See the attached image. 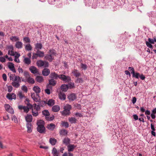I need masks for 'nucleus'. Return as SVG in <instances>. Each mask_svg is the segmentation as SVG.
Segmentation results:
<instances>
[{
    "mask_svg": "<svg viewBox=\"0 0 156 156\" xmlns=\"http://www.w3.org/2000/svg\"><path fill=\"white\" fill-rule=\"evenodd\" d=\"M37 131L41 133H44L45 132V128L44 126V122L42 120H40L37 122Z\"/></svg>",
    "mask_w": 156,
    "mask_h": 156,
    "instance_id": "f257e3e1",
    "label": "nucleus"
},
{
    "mask_svg": "<svg viewBox=\"0 0 156 156\" xmlns=\"http://www.w3.org/2000/svg\"><path fill=\"white\" fill-rule=\"evenodd\" d=\"M72 109L71 106L69 104H66L64 107V110L61 112L62 114L64 116L69 115L70 114V110Z\"/></svg>",
    "mask_w": 156,
    "mask_h": 156,
    "instance_id": "f03ea898",
    "label": "nucleus"
},
{
    "mask_svg": "<svg viewBox=\"0 0 156 156\" xmlns=\"http://www.w3.org/2000/svg\"><path fill=\"white\" fill-rule=\"evenodd\" d=\"M59 78L66 82H69L71 80L69 76H66L63 74L59 75Z\"/></svg>",
    "mask_w": 156,
    "mask_h": 156,
    "instance_id": "7ed1b4c3",
    "label": "nucleus"
},
{
    "mask_svg": "<svg viewBox=\"0 0 156 156\" xmlns=\"http://www.w3.org/2000/svg\"><path fill=\"white\" fill-rule=\"evenodd\" d=\"M37 64L38 66L39 67H42L44 66L45 67L48 66V63L47 62H44L41 60H39L37 61Z\"/></svg>",
    "mask_w": 156,
    "mask_h": 156,
    "instance_id": "20e7f679",
    "label": "nucleus"
},
{
    "mask_svg": "<svg viewBox=\"0 0 156 156\" xmlns=\"http://www.w3.org/2000/svg\"><path fill=\"white\" fill-rule=\"evenodd\" d=\"M40 108L39 106L37 105V107H36V106L34 107V108H32V115L34 116H37L38 115V111L39 110Z\"/></svg>",
    "mask_w": 156,
    "mask_h": 156,
    "instance_id": "39448f33",
    "label": "nucleus"
},
{
    "mask_svg": "<svg viewBox=\"0 0 156 156\" xmlns=\"http://www.w3.org/2000/svg\"><path fill=\"white\" fill-rule=\"evenodd\" d=\"M49 77L51 79L57 80L58 79V78H59V75L54 72L51 73Z\"/></svg>",
    "mask_w": 156,
    "mask_h": 156,
    "instance_id": "423d86ee",
    "label": "nucleus"
},
{
    "mask_svg": "<svg viewBox=\"0 0 156 156\" xmlns=\"http://www.w3.org/2000/svg\"><path fill=\"white\" fill-rule=\"evenodd\" d=\"M8 67L13 72L15 73L16 72V70L15 68L14 64L11 62H8Z\"/></svg>",
    "mask_w": 156,
    "mask_h": 156,
    "instance_id": "0eeeda50",
    "label": "nucleus"
},
{
    "mask_svg": "<svg viewBox=\"0 0 156 156\" xmlns=\"http://www.w3.org/2000/svg\"><path fill=\"white\" fill-rule=\"evenodd\" d=\"M6 98L9 100L15 99L16 97V94L14 93H12L11 94L8 93L6 95Z\"/></svg>",
    "mask_w": 156,
    "mask_h": 156,
    "instance_id": "6e6552de",
    "label": "nucleus"
},
{
    "mask_svg": "<svg viewBox=\"0 0 156 156\" xmlns=\"http://www.w3.org/2000/svg\"><path fill=\"white\" fill-rule=\"evenodd\" d=\"M44 102L48 106H52L55 104V101L52 99H50L48 101H44Z\"/></svg>",
    "mask_w": 156,
    "mask_h": 156,
    "instance_id": "1a4fd4ad",
    "label": "nucleus"
},
{
    "mask_svg": "<svg viewBox=\"0 0 156 156\" xmlns=\"http://www.w3.org/2000/svg\"><path fill=\"white\" fill-rule=\"evenodd\" d=\"M76 96L75 94L72 93L68 96V98L70 100L73 101L76 99Z\"/></svg>",
    "mask_w": 156,
    "mask_h": 156,
    "instance_id": "9d476101",
    "label": "nucleus"
},
{
    "mask_svg": "<svg viewBox=\"0 0 156 156\" xmlns=\"http://www.w3.org/2000/svg\"><path fill=\"white\" fill-rule=\"evenodd\" d=\"M50 73V70L47 68H44L42 71V73L43 76H48Z\"/></svg>",
    "mask_w": 156,
    "mask_h": 156,
    "instance_id": "9b49d317",
    "label": "nucleus"
},
{
    "mask_svg": "<svg viewBox=\"0 0 156 156\" xmlns=\"http://www.w3.org/2000/svg\"><path fill=\"white\" fill-rule=\"evenodd\" d=\"M27 105L28 107L24 106L23 109L24 110V112L26 113L28 112L29 111V109L32 108L33 107L32 105L30 104H28Z\"/></svg>",
    "mask_w": 156,
    "mask_h": 156,
    "instance_id": "f8f14e48",
    "label": "nucleus"
},
{
    "mask_svg": "<svg viewBox=\"0 0 156 156\" xmlns=\"http://www.w3.org/2000/svg\"><path fill=\"white\" fill-rule=\"evenodd\" d=\"M76 146L73 144H69L67 146L68 151L69 152L72 151L76 147Z\"/></svg>",
    "mask_w": 156,
    "mask_h": 156,
    "instance_id": "ddd939ff",
    "label": "nucleus"
},
{
    "mask_svg": "<svg viewBox=\"0 0 156 156\" xmlns=\"http://www.w3.org/2000/svg\"><path fill=\"white\" fill-rule=\"evenodd\" d=\"M29 69L31 72L34 74H36L38 72L37 68L34 66H30L29 68Z\"/></svg>",
    "mask_w": 156,
    "mask_h": 156,
    "instance_id": "4468645a",
    "label": "nucleus"
},
{
    "mask_svg": "<svg viewBox=\"0 0 156 156\" xmlns=\"http://www.w3.org/2000/svg\"><path fill=\"white\" fill-rule=\"evenodd\" d=\"M55 127V125L53 123H50L48 125L47 128L48 129L52 131L53 130Z\"/></svg>",
    "mask_w": 156,
    "mask_h": 156,
    "instance_id": "2eb2a0df",
    "label": "nucleus"
},
{
    "mask_svg": "<svg viewBox=\"0 0 156 156\" xmlns=\"http://www.w3.org/2000/svg\"><path fill=\"white\" fill-rule=\"evenodd\" d=\"M68 88V86L65 84H62L61 87V90L62 91L64 92L66 91Z\"/></svg>",
    "mask_w": 156,
    "mask_h": 156,
    "instance_id": "dca6fc26",
    "label": "nucleus"
},
{
    "mask_svg": "<svg viewBox=\"0 0 156 156\" xmlns=\"http://www.w3.org/2000/svg\"><path fill=\"white\" fill-rule=\"evenodd\" d=\"M63 143L66 145H68L70 143V140L68 137L65 138L62 140Z\"/></svg>",
    "mask_w": 156,
    "mask_h": 156,
    "instance_id": "f3484780",
    "label": "nucleus"
},
{
    "mask_svg": "<svg viewBox=\"0 0 156 156\" xmlns=\"http://www.w3.org/2000/svg\"><path fill=\"white\" fill-rule=\"evenodd\" d=\"M59 98L62 100H64L66 98V95L64 93L62 92H60L58 94Z\"/></svg>",
    "mask_w": 156,
    "mask_h": 156,
    "instance_id": "a211bd4d",
    "label": "nucleus"
},
{
    "mask_svg": "<svg viewBox=\"0 0 156 156\" xmlns=\"http://www.w3.org/2000/svg\"><path fill=\"white\" fill-rule=\"evenodd\" d=\"M25 119L27 122H31L32 120V115H27V116L25 117Z\"/></svg>",
    "mask_w": 156,
    "mask_h": 156,
    "instance_id": "6ab92c4d",
    "label": "nucleus"
},
{
    "mask_svg": "<svg viewBox=\"0 0 156 156\" xmlns=\"http://www.w3.org/2000/svg\"><path fill=\"white\" fill-rule=\"evenodd\" d=\"M20 82H21L13 81L12 83V85L15 87L17 88L19 87L20 86Z\"/></svg>",
    "mask_w": 156,
    "mask_h": 156,
    "instance_id": "aec40b11",
    "label": "nucleus"
},
{
    "mask_svg": "<svg viewBox=\"0 0 156 156\" xmlns=\"http://www.w3.org/2000/svg\"><path fill=\"white\" fill-rule=\"evenodd\" d=\"M23 62L25 64L27 65H29L31 63V60L30 58L27 57L24 58L23 60Z\"/></svg>",
    "mask_w": 156,
    "mask_h": 156,
    "instance_id": "412c9836",
    "label": "nucleus"
},
{
    "mask_svg": "<svg viewBox=\"0 0 156 156\" xmlns=\"http://www.w3.org/2000/svg\"><path fill=\"white\" fill-rule=\"evenodd\" d=\"M15 46L17 48H21L23 47V43L21 42L17 41L16 43Z\"/></svg>",
    "mask_w": 156,
    "mask_h": 156,
    "instance_id": "4be33fe9",
    "label": "nucleus"
},
{
    "mask_svg": "<svg viewBox=\"0 0 156 156\" xmlns=\"http://www.w3.org/2000/svg\"><path fill=\"white\" fill-rule=\"evenodd\" d=\"M52 111L54 112H56L58 111L60 109L59 106L56 105L53 106L52 108Z\"/></svg>",
    "mask_w": 156,
    "mask_h": 156,
    "instance_id": "5701e85b",
    "label": "nucleus"
},
{
    "mask_svg": "<svg viewBox=\"0 0 156 156\" xmlns=\"http://www.w3.org/2000/svg\"><path fill=\"white\" fill-rule=\"evenodd\" d=\"M33 90L37 94H38L41 92V89L38 86H35L33 88Z\"/></svg>",
    "mask_w": 156,
    "mask_h": 156,
    "instance_id": "b1692460",
    "label": "nucleus"
},
{
    "mask_svg": "<svg viewBox=\"0 0 156 156\" xmlns=\"http://www.w3.org/2000/svg\"><path fill=\"white\" fill-rule=\"evenodd\" d=\"M49 84L52 86H55L56 84V81L54 79H51L49 80Z\"/></svg>",
    "mask_w": 156,
    "mask_h": 156,
    "instance_id": "393cba45",
    "label": "nucleus"
},
{
    "mask_svg": "<svg viewBox=\"0 0 156 156\" xmlns=\"http://www.w3.org/2000/svg\"><path fill=\"white\" fill-rule=\"evenodd\" d=\"M26 81L30 83L34 84L35 83L34 79L33 78L30 77V76L28 77L26 79Z\"/></svg>",
    "mask_w": 156,
    "mask_h": 156,
    "instance_id": "a878e982",
    "label": "nucleus"
},
{
    "mask_svg": "<svg viewBox=\"0 0 156 156\" xmlns=\"http://www.w3.org/2000/svg\"><path fill=\"white\" fill-rule=\"evenodd\" d=\"M44 58L46 60L50 62H51L53 59V57L49 54L46 55Z\"/></svg>",
    "mask_w": 156,
    "mask_h": 156,
    "instance_id": "bb28decb",
    "label": "nucleus"
},
{
    "mask_svg": "<svg viewBox=\"0 0 156 156\" xmlns=\"http://www.w3.org/2000/svg\"><path fill=\"white\" fill-rule=\"evenodd\" d=\"M56 142V140L54 138H51L50 139L49 142L52 145H55Z\"/></svg>",
    "mask_w": 156,
    "mask_h": 156,
    "instance_id": "cd10ccee",
    "label": "nucleus"
},
{
    "mask_svg": "<svg viewBox=\"0 0 156 156\" xmlns=\"http://www.w3.org/2000/svg\"><path fill=\"white\" fill-rule=\"evenodd\" d=\"M38 56L40 57H43L44 56V52L37 50L36 52Z\"/></svg>",
    "mask_w": 156,
    "mask_h": 156,
    "instance_id": "c85d7f7f",
    "label": "nucleus"
},
{
    "mask_svg": "<svg viewBox=\"0 0 156 156\" xmlns=\"http://www.w3.org/2000/svg\"><path fill=\"white\" fill-rule=\"evenodd\" d=\"M67 133V131L65 129H62L59 132L60 135L62 136H65L66 135Z\"/></svg>",
    "mask_w": 156,
    "mask_h": 156,
    "instance_id": "c756f323",
    "label": "nucleus"
},
{
    "mask_svg": "<svg viewBox=\"0 0 156 156\" xmlns=\"http://www.w3.org/2000/svg\"><path fill=\"white\" fill-rule=\"evenodd\" d=\"M27 132L30 133L32 131L31 125L30 123H28L27 125Z\"/></svg>",
    "mask_w": 156,
    "mask_h": 156,
    "instance_id": "7c9ffc66",
    "label": "nucleus"
},
{
    "mask_svg": "<svg viewBox=\"0 0 156 156\" xmlns=\"http://www.w3.org/2000/svg\"><path fill=\"white\" fill-rule=\"evenodd\" d=\"M73 74L76 77H78L79 76L80 74L79 73L78 70L76 69H74L72 72Z\"/></svg>",
    "mask_w": 156,
    "mask_h": 156,
    "instance_id": "2f4dec72",
    "label": "nucleus"
},
{
    "mask_svg": "<svg viewBox=\"0 0 156 156\" xmlns=\"http://www.w3.org/2000/svg\"><path fill=\"white\" fill-rule=\"evenodd\" d=\"M36 80L39 83L42 82L43 81V78L41 76H37L36 77Z\"/></svg>",
    "mask_w": 156,
    "mask_h": 156,
    "instance_id": "473e14b6",
    "label": "nucleus"
},
{
    "mask_svg": "<svg viewBox=\"0 0 156 156\" xmlns=\"http://www.w3.org/2000/svg\"><path fill=\"white\" fill-rule=\"evenodd\" d=\"M10 39L12 41H16L19 40V38L16 36H12L10 37Z\"/></svg>",
    "mask_w": 156,
    "mask_h": 156,
    "instance_id": "72a5a7b5",
    "label": "nucleus"
},
{
    "mask_svg": "<svg viewBox=\"0 0 156 156\" xmlns=\"http://www.w3.org/2000/svg\"><path fill=\"white\" fill-rule=\"evenodd\" d=\"M69 121L71 123H75L76 122L77 120L74 117H71L69 118Z\"/></svg>",
    "mask_w": 156,
    "mask_h": 156,
    "instance_id": "f704fd0d",
    "label": "nucleus"
},
{
    "mask_svg": "<svg viewBox=\"0 0 156 156\" xmlns=\"http://www.w3.org/2000/svg\"><path fill=\"white\" fill-rule=\"evenodd\" d=\"M35 47L37 50H39L42 48V45L41 43H37L36 44Z\"/></svg>",
    "mask_w": 156,
    "mask_h": 156,
    "instance_id": "c9c22d12",
    "label": "nucleus"
},
{
    "mask_svg": "<svg viewBox=\"0 0 156 156\" xmlns=\"http://www.w3.org/2000/svg\"><path fill=\"white\" fill-rule=\"evenodd\" d=\"M43 114L46 117V116H49L50 114L47 110H44L42 112Z\"/></svg>",
    "mask_w": 156,
    "mask_h": 156,
    "instance_id": "e433bc0d",
    "label": "nucleus"
},
{
    "mask_svg": "<svg viewBox=\"0 0 156 156\" xmlns=\"http://www.w3.org/2000/svg\"><path fill=\"white\" fill-rule=\"evenodd\" d=\"M25 49L27 51H30L32 49V47L29 44L26 45L25 47Z\"/></svg>",
    "mask_w": 156,
    "mask_h": 156,
    "instance_id": "4c0bfd02",
    "label": "nucleus"
},
{
    "mask_svg": "<svg viewBox=\"0 0 156 156\" xmlns=\"http://www.w3.org/2000/svg\"><path fill=\"white\" fill-rule=\"evenodd\" d=\"M12 81L16 82H21V79L20 77L16 76L15 77Z\"/></svg>",
    "mask_w": 156,
    "mask_h": 156,
    "instance_id": "58836bf2",
    "label": "nucleus"
},
{
    "mask_svg": "<svg viewBox=\"0 0 156 156\" xmlns=\"http://www.w3.org/2000/svg\"><path fill=\"white\" fill-rule=\"evenodd\" d=\"M52 153L53 154V156H54L55 155H58V152L56 149L54 148L52 151Z\"/></svg>",
    "mask_w": 156,
    "mask_h": 156,
    "instance_id": "ea45409f",
    "label": "nucleus"
},
{
    "mask_svg": "<svg viewBox=\"0 0 156 156\" xmlns=\"http://www.w3.org/2000/svg\"><path fill=\"white\" fill-rule=\"evenodd\" d=\"M45 118L46 120L47 121H52L54 119V116L53 115L50 117L48 116Z\"/></svg>",
    "mask_w": 156,
    "mask_h": 156,
    "instance_id": "a19ab883",
    "label": "nucleus"
},
{
    "mask_svg": "<svg viewBox=\"0 0 156 156\" xmlns=\"http://www.w3.org/2000/svg\"><path fill=\"white\" fill-rule=\"evenodd\" d=\"M45 118L46 120L47 121H52L54 119V116L53 115L50 117L48 116Z\"/></svg>",
    "mask_w": 156,
    "mask_h": 156,
    "instance_id": "79ce46f5",
    "label": "nucleus"
},
{
    "mask_svg": "<svg viewBox=\"0 0 156 156\" xmlns=\"http://www.w3.org/2000/svg\"><path fill=\"white\" fill-rule=\"evenodd\" d=\"M62 125L63 126L65 127L66 128H68L69 126L68 123L67 122H62Z\"/></svg>",
    "mask_w": 156,
    "mask_h": 156,
    "instance_id": "37998d69",
    "label": "nucleus"
},
{
    "mask_svg": "<svg viewBox=\"0 0 156 156\" xmlns=\"http://www.w3.org/2000/svg\"><path fill=\"white\" fill-rule=\"evenodd\" d=\"M23 73L26 79L30 76L29 73L27 71L24 72Z\"/></svg>",
    "mask_w": 156,
    "mask_h": 156,
    "instance_id": "c03bdc74",
    "label": "nucleus"
},
{
    "mask_svg": "<svg viewBox=\"0 0 156 156\" xmlns=\"http://www.w3.org/2000/svg\"><path fill=\"white\" fill-rule=\"evenodd\" d=\"M56 53L55 52V51L54 50H51L50 51V52L49 54L50 55L53 57L55 55Z\"/></svg>",
    "mask_w": 156,
    "mask_h": 156,
    "instance_id": "a18cd8bd",
    "label": "nucleus"
},
{
    "mask_svg": "<svg viewBox=\"0 0 156 156\" xmlns=\"http://www.w3.org/2000/svg\"><path fill=\"white\" fill-rule=\"evenodd\" d=\"M67 85L68 86V88L72 89L74 87V83H73L71 82Z\"/></svg>",
    "mask_w": 156,
    "mask_h": 156,
    "instance_id": "49530a36",
    "label": "nucleus"
},
{
    "mask_svg": "<svg viewBox=\"0 0 156 156\" xmlns=\"http://www.w3.org/2000/svg\"><path fill=\"white\" fill-rule=\"evenodd\" d=\"M33 99L36 102H39L40 100L39 95H37V97H36Z\"/></svg>",
    "mask_w": 156,
    "mask_h": 156,
    "instance_id": "de8ad7c7",
    "label": "nucleus"
},
{
    "mask_svg": "<svg viewBox=\"0 0 156 156\" xmlns=\"http://www.w3.org/2000/svg\"><path fill=\"white\" fill-rule=\"evenodd\" d=\"M8 54L11 56H14L15 55L14 52L12 50H11V51L9 50L8 51Z\"/></svg>",
    "mask_w": 156,
    "mask_h": 156,
    "instance_id": "09e8293b",
    "label": "nucleus"
},
{
    "mask_svg": "<svg viewBox=\"0 0 156 156\" xmlns=\"http://www.w3.org/2000/svg\"><path fill=\"white\" fill-rule=\"evenodd\" d=\"M39 95L38 94H37L36 93H31V96L32 98L33 99L36 97H37V96Z\"/></svg>",
    "mask_w": 156,
    "mask_h": 156,
    "instance_id": "8fccbe9b",
    "label": "nucleus"
},
{
    "mask_svg": "<svg viewBox=\"0 0 156 156\" xmlns=\"http://www.w3.org/2000/svg\"><path fill=\"white\" fill-rule=\"evenodd\" d=\"M146 44L147 46L149 48H152L153 46L151 44V43L147 41L146 42Z\"/></svg>",
    "mask_w": 156,
    "mask_h": 156,
    "instance_id": "3c124183",
    "label": "nucleus"
},
{
    "mask_svg": "<svg viewBox=\"0 0 156 156\" xmlns=\"http://www.w3.org/2000/svg\"><path fill=\"white\" fill-rule=\"evenodd\" d=\"M18 95L20 99H22L24 97V95L21 92H19Z\"/></svg>",
    "mask_w": 156,
    "mask_h": 156,
    "instance_id": "603ef678",
    "label": "nucleus"
},
{
    "mask_svg": "<svg viewBox=\"0 0 156 156\" xmlns=\"http://www.w3.org/2000/svg\"><path fill=\"white\" fill-rule=\"evenodd\" d=\"M140 75L139 73H135L134 75H133L132 76L133 77H135L136 78L138 79L139 76Z\"/></svg>",
    "mask_w": 156,
    "mask_h": 156,
    "instance_id": "864d4df0",
    "label": "nucleus"
},
{
    "mask_svg": "<svg viewBox=\"0 0 156 156\" xmlns=\"http://www.w3.org/2000/svg\"><path fill=\"white\" fill-rule=\"evenodd\" d=\"M16 76L14 74H10L9 76L10 80L12 81Z\"/></svg>",
    "mask_w": 156,
    "mask_h": 156,
    "instance_id": "5fc2aeb1",
    "label": "nucleus"
},
{
    "mask_svg": "<svg viewBox=\"0 0 156 156\" xmlns=\"http://www.w3.org/2000/svg\"><path fill=\"white\" fill-rule=\"evenodd\" d=\"M38 57V55H37V53H33V56H32V59H36Z\"/></svg>",
    "mask_w": 156,
    "mask_h": 156,
    "instance_id": "6e6d98bb",
    "label": "nucleus"
},
{
    "mask_svg": "<svg viewBox=\"0 0 156 156\" xmlns=\"http://www.w3.org/2000/svg\"><path fill=\"white\" fill-rule=\"evenodd\" d=\"M5 107L6 111L12 108L8 104H5Z\"/></svg>",
    "mask_w": 156,
    "mask_h": 156,
    "instance_id": "4d7b16f0",
    "label": "nucleus"
},
{
    "mask_svg": "<svg viewBox=\"0 0 156 156\" xmlns=\"http://www.w3.org/2000/svg\"><path fill=\"white\" fill-rule=\"evenodd\" d=\"M23 40L26 43H29L30 42V40L28 37H25L23 38Z\"/></svg>",
    "mask_w": 156,
    "mask_h": 156,
    "instance_id": "13d9d810",
    "label": "nucleus"
},
{
    "mask_svg": "<svg viewBox=\"0 0 156 156\" xmlns=\"http://www.w3.org/2000/svg\"><path fill=\"white\" fill-rule=\"evenodd\" d=\"M24 91L27 92V88L25 86H23L21 88Z\"/></svg>",
    "mask_w": 156,
    "mask_h": 156,
    "instance_id": "bf43d9fd",
    "label": "nucleus"
},
{
    "mask_svg": "<svg viewBox=\"0 0 156 156\" xmlns=\"http://www.w3.org/2000/svg\"><path fill=\"white\" fill-rule=\"evenodd\" d=\"M81 68L84 70H85L87 68V65L83 63L81 64Z\"/></svg>",
    "mask_w": 156,
    "mask_h": 156,
    "instance_id": "052dcab7",
    "label": "nucleus"
},
{
    "mask_svg": "<svg viewBox=\"0 0 156 156\" xmlns=\"http://www.w3.org/2000/svg\"><path fill=\"white\" fill-rule=\"evenodd\" d=\"M132 69V72H131V73L133 75H134V74L135 73L134 71V69L133 67H129L128 68V69L130 70V69Z\"/></svg>",
    "mask_w": 156,
    "mask_h": 156,
    "instance_id": "680f3d73",
    "label": "nucleus"
},
{
    "mask_svg": "<svg viewBox=\"0 0 156 156\" xmlns=\"http://www.w3.org/2000/svg\"><path fill=\"white\" fill-rule=\"evenodd\" d=\"M6 111L11 114H13L14 113V111L12 108H10L9 109Z\"/></svg>",
    "mask_w": 156,
    "mask_h": 156,
    "instance_id": "e2e57ef3",
    "label": "nucleus"
},
{
    "mask_svg": "<svg viewBox=\"0 0 156 156\" xmlns=\"http://www.w3.org/2000/svg\"><path fill=\"white\" fill-rule=\"evenodd\" d=\"M12 90V87L11 86H8V91L9 92H11Z\"/></svg>",
    "mask_w": 156,
    "mask_h": 156,
    "instance_id": "0e129e2a",
    "label": "nucleus"
},
{
    "mask_svg": "<svg viewBox=\"0 0 156 156\" xmlns=\"http://www.w3.org/2000/svg\"><path fill=\"white\" fill-rule=\"evenodd\" d=\"M5 59L3 57H0V61L2 62H5Z\"/></svg>",
    "mask_w": 156,
    "mask_h": 156,
    "instance_id": "69168bd1",
    "label": "nucleus"
},
{
    "mask_svg": "<svg viewBox=\"0 0 156 156\" xmlns=\"http://www.w3.org/2000/svg\"><path fill=\"white\" fill-rule=\"evenodd\" d=\"M2 78L5 81H6L7 80V76L6 74L4 73L2 74Z\"/></svg>",
    "mask_w": 156,
    "mask_h": 156,
    "instance_id": "338daca9",
    "label": "nucleus"
},
{
    "mask_svg": "<svg viewBox=\"0 0 156 156\" xmlns=\"http://www.w3.org/2000/svg\"><path fill=\"white\" fill-rule=\"evenodd\" d=\"M148 41L149 43L151 44H153L154 43V39H151L150 38H149L148 39Z\"/></svg>",
    "mask_w": 156,
    "mask_h": 156,
    "instance_id": "774afa93",
    "label": "nucleus"
}]
</instances>
